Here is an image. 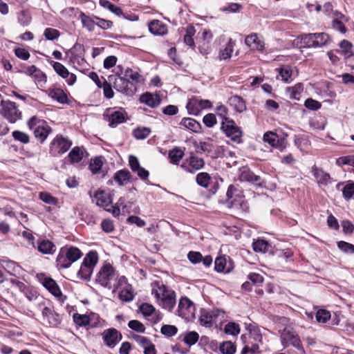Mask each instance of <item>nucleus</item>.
Here are the masks:
<instances>
[{
    "label": "nucleus",
    "instance_id": "f257e3e1",
    "mask_svg": "<svg viewBox=\"0 0 354 354\" xmlns=\"http://www.w3.org/2000/svg\"><path fill=\"white\" fill-rule=\"evenodd\" d=\"M152 295H153L158 304L164 309L171 312L176 303V292L160 282L153 284Z\"/></svg>",
    "mask_w": 354,
    "mask_h": 354
},
{
    "label": "nucleus",
    "instance_id": "f03ea898",
    "mask_svg": "<svg viewBox=\"0 0 354 354\" xmlns=\"http://www.w3.org/2000/svg\"><path fill=\"white\" fill-rule=\"evenodd\" d=\"M82 255V252L76 247L62 248L56 259L57 266L59 268H68L80 259Z\"/></svg>",
    "mask_w": 354,
    "mask_h": 354
},
{
    "label": "nucleus",
    "instance_id": "7ed1b4c3",
    "mask_svg": "<svg viewBox=\"0 0 354 354\" xmlns=\"http://www.w3.org/2000/svg\"><path fill=\"white\" fill-rule=\"evenodd\" d=\"M27 126L30 130H32L35 137L41 142L43 143L52 129L47 122L41 120L37 116L31 117L27 122Z\"/></svg>",
    "mask_w": 354,
    "mask_h": 354
},
{
    "label": "nucleus",
    "instance_id": "20e7f679",
    "mask_svg": "<svg viewBox=\"0 0 354 354\" xmlns=\"http://www.w3.org/2000/svg\"><path fill=\"white\" fill-rule=\"evenodd\" d=\"M117 273L118 272L110 263H106L100 269L96 281L102 286L111 289L114 280L117 277Z\"/></svg>",
    "mask_w": 354,
    "mask_h": 354
},
{
    "label": "nucleus",
    "instance_id": "39448f33",
    "mask_svg": "<svg viewBox=\"0 0 354 354\" xmlns=\"http://www.w3.org/2000/svg\"><path fill=\"white\" fill-rule=\"evenodd\" d=\"M281 341L284 346H292L301 353H304L301 339L297 333L290 328H285L281 333Z\"/></svg>",
    "mask_w": 354,
    "mask_h": 354
},
{
    "label": "nucleus",
    "instance_id": "423d86ee",
    "mask_svg": "<svg viewBox=\"0 0 354 354\" xmlns=\"http://www.w3.org/2000/svg\"><path fill=\"white\" fill-rule=\"evenodd\" d=\"M221 129L232 141L236 143L241 142L243 132L232 119H226V122H221Z\"/></svg>",
    "mask_w": 354,
    "mask_h": 354
},
{
    "label": "nucleus",
    "instance_id": "0eeeda50",
    "mask_svg": "<svg viewBox=\"0 0 354 354\" xmlns=\"http://www.w3.org/2000/svg\"><path fill=\"white\" fill-rule=\"evenodd\" d=\"M71 145L72 142L70 140L62 135H57L50 144V153L53 156L64 153L70 149Z\"/></svg>",
    "mask_w": 354,
    "mask_h": 354
},
{
    "label": "nucleus",
    "instance_id": "6e6552de",
    "mask_svg": "<svg viewBox=\"0 0 354 354\" xmlns=\"http://www.w3.org/2000/svg\"><path fill=\"white\" fill-rule=\"evenodd\" d=\"M0 113L10 123H15L21 118V112L18 109L16 103L10 100L3 102Z\"/></svg>",
    "mask_w": 354,
    "mask_h": 354
},
{
    "label": "nucleus",
    "instance_id": "1a4fd4ad",
    "mask_svg": "<svg viewBox=\"0 0 354 354\" xmlns=\"http://www.w3.org/2000/svg\"><path fill=\"white\" fill-rule=\"evenodd\" d=\"M195 305L187 297H181L178 306L177 315L186 319L190 320L195 317Z\"/></svg>",
    "mask_w": 354,
    "mask_h": 354
},
{
    "label": "nucleus",
    "instance_id": "9d476101",
    "mask_svg": "<svg viewBox=\"0 0 354 354\" xmlns=\"http://www.w3.org/2000/svg\"><path fill=\"white\" fill-rule=\"evenodd\" d=\"M101 335L104 344L110 348H115L122 339L121 333L113 328L104 330Z\"/></svg>",
    "mask_w": 354,
    "mask_h": 354
},
{
    "label": "nucleus",
    "instance_id": "9b49d317",
    "mask_svg": "<svg viewBox=\"0 0 354 354\" xmlns=\"http://www.w3.org/2000/svg\"><path fill=\"white\" fill-rule=\"evenodd\" d=\"M50 65L53 67L55 71L62 78L66 80V83L71 86L76 82V75L71 73L60 62L51 61Z\"/></svg>",
    "mask_w": 354,
    "mask_h": 354
},
{
    "label": "nucleus",
    "instance_id": "f8f14e48",
    "mask_svg": "<svg viewBox=\"0 0 354 354\" xmlns=\"http://www.w3.org/2000/svg\"><path fill=\"white\" fill-rule=\"evenodd\" d=\"M109 126L114 128L126 121L127 113L122 109L112 110L107 114Z\"/></svg>",
    "mask_w": 354,
    "mask_h": 354
},
{
    "label": "nucleus",
    "instance_id": "ddd939ff",
    "mask_svg": "<svg viewBox=\"0 0 354 354\" xmlns=\"http://www.w3.org/2000/svg\"><path fill=\"white\" fill-rule=\"evenodd\" d=\"M129 79L125 78L124 77H118L115 78L114 82V87L115 88L122 93H125L127 95L133 93V90L135 88Z\"/></svg>",
    "mask_w": 354,
    "mask_h": 354
},
{
    "label": "nucleus",
    "instance_id": "4468645a",
    "mask_svg": "<svg viewBox=\"0 0 354 354\" xmlns=\"http://www.w3.org/2000/svg\"><path fill=\"white\" fill-rule=\"evenodd\" d=\"M41 283L53 295L64 301L62 291L55 280L50 277H45L41 280Z\"/></svg>",
    "mask_w": 354,
    "mask_h": 354
},
{
    "label": "nucleus",
    "instance_id": "2eb2a0df",
    "mask_svg": "<svg viewBox=\"0 0 354 354\" xmlns=\"http://www.w3.org/2000/svg\"><path fill=\"white\" fill-rule=\"evenodd\" d=\"M1 266L10 275L19 277L24 273V269L16 262L11 260H3Z\"/></svg>",
    "mask_w": 354,
    "mask_h": 354
},
{
    "label": "nucleus",
    "instance_id": "dca6fc26",
    "mask_svg": "<svg viewBox=\"0 0 354 354\" xmlns=\"http://www.w3.org/2000/svg\"><path fill=\"white\" fill-rule=\"evenodd\" d=\"M42 316L51 326L56 327L62 322L61 316L49 307H44L43 308Z\"/></svg>",
    "mask_w": 354,
    "mask_h": 354
},
{
    "label": "nucleus",
    "instance_id": "f3484780",
    "mask_svg": "<svg viewBox=\"0 0 354 354\" xmlns=\"http://www.w3.org/2000/svg\"><path fill=\"white\" fill-rule=\"evenodd\" d=\"M245 44L252 49L263 51L264 49V41L258 37L257 33H252L245 39Z\"/></svg>",
    "mask_w": 354,
    "mask_h": 354
},
{
    "label": "nucleus",
    "instance_id": "a211bd4d",
    "mask_svg": "<svg viewBox=\"0 0 354 354\" xmlns=\"http://www.w3.org/2000/svg\"><path fill=\"white\" fill-rule=\"evenodd\" d=\"M140 102L151 108H156L160 105L161 99L157 94L147 92L141 95Z\"/></svg>",
    "mask_w": 354,
    "mask_h": 354
},
{
    "label": "nucleus",
    "instance_id": "6ab92c4d",
    "mask_svg": "<svg viewBox=\"0 0 354 354\" xmlns=\"http://www.w3.org/2000/svg\"><path fill=\"white\" fill-rule=\"evenodd\" d=\"M180 125L183 128L194 133L201 132V124L196 120L191 118H184L181 120Z\"/></svg>",
    "mask_w": 354,
    "mask_h": 354
},
{
    "label": "nucleus",
    "instance_id": "aec40b11",
    "mask_svg": "<svg viewBox=\"0 0 354 354\" xmlns=\"http://www.w3.org/2000/svg\"><path fill=\"white\" fill-rule=\"evenodd\" d=\"M149 30L154 35H164L167 32V26L159 20H153L149 23Z\"/></svg>",
    "mask_w": 354,
    "mask_h": 354
},
{
    "label": "nucleus",
    "instance_id": "412c9836",
    "mask_svg": "<svg viewBox=\"0 0 354 354\" xmlns=\"http://www.w3.org/2000/svg\"><path fill=\"white\" fill-rule=\"evenodd\" d=\"M45 92L50 97L61 104H64L67 102V95L61 88H50Z\"/></svg>",
    "mask_w": 354,
    "mask_h": 354
},
{
    "label": "nucleus",
    "instance_id": "4be33fe9",
    "mask_svg": "<svg viewBox=\"0 0 354 354\" xmlns=\"http://www.w3.org/2000/svg\"><path fill=\"white\" fill-rule=\"evenodd\" d=\"M96 205L100 207H106L112 203V198L109 194L104 191H97L94 195Z\"/></svg>",
    "mask_w": 354,
    "mask_h": 354
},
{
    "label": "nucleus",
    "instance_id": "5701e85b",
    "mask_svg": "<svg viewBox=\"0 0 354 354\" xmlns=\"http://www.w3.org/2000/svg\"><path fill=\"white\" fill-rule=\"evenodd\" d=\"M113 178L118 185L123 186L129 182L132 181V175L129 171L121 169L115 172Z\"/></svg>",
    "mask_w": 354,
    "mask_h": 354
},
{
    "label": "nucleus",
    "instance_id": "b1692460",
    "mask_svg": "<svg viewBox=\"0 0 354 354\" xmlns=\"http://www.w3.org/2000/svg\"><path fill=\"white\" fill-rule=\"evenodd\" d=\"M312 173L318 184L326 185L329 183L330 175L323 169L315 167L313 168Z\"/></svg>",
    "mask_w": 354,
    "mask_h": 354
},
{
    "label": "nucleus",
    "instance_id": "393cba45",
    "mask_svg": "<svg viewBox=\"0 0 354 354\" xmlns=\"http://www.w3.org/2000/svg\"><path fill=\"white\" fill-rule=\"evenodd\" d=\"M196 106V109H192V113H196L199 111V109H209L212 107V102L208 100H193L190 101L187 105L188 109H190V106Z\"/></svg>",
    "mask_w": 354,
    "mask_h": 354
},
{
    "label": "nucleus",
    "instance_id": "a878e982",
    "mask_svg": "<svg viewBox=\"0 0 354 354\" xmlns=\"http://www.w3.org/2000/svg\"><path fill=\"white\" fill-rule=\"evenodd\" d=\"M37 249L43 254H50L55 251V246L50 241L44 239L38 242Z\"/></svg>",
    "mask_w": 354,
    "mask_h": 354
},
{
    "label": "nucleus",
    "instance_id": "bb28decb",
    "mask_svg": "<svg viewBox=\"0 0 354 354\" xmlns=\"http://www.w3.org/2000/svg\"><path fill=\"white\" fill-rule=\"evenodd\" d=\"M95 16H89L86 15L84 12H81L80 15V19L82 24L83 27L86 28L88 31H93L95 29V26H96V22L95 21Z\"/></svg>",
    "mask_w": 354,
    "mask_h": 354
},
{
    "label": "nucleus",
    "instance_id": "cd10ccee",
    "mask_svg": "<svg viewBox=\"0 0 354 354\" xmlns=\"http://www.w3.org/2000/svg\"><path fill=\"white\" fill-rule=\"evenodd\" d=\"M260 179V176L255 175L249 169H243L239 175V180L241 182L258 183Z\"/></svg>",
    "mask_w": 354,
    "mask_h": 354
},
{
    "label": "nucleus",
    "instance_id": "c85d7f7f",
    "mask_svg": "<svg viewBox=\"0 0 354 354\" xmlns=\"http://www.w3.org/2000/svg\"><path fill=\"white\" fill-rule=\"evenodd\" d=\"M229 103L236 112L242 113L246 109L244 100L239 96H232L229 99Z\"/></svg>",
    "mask_w": 354,
    "mask_h": 354
},
{
    "label": "nucleus",
    "instance_id": "c756f323",
    "mask_svg": "<svg viewBox=\"0 0 354 354\" xmlns=\"http://www.w3.org/2000/svg\"><path fill=\"white\" fill-rule=\"evenodd\" d=\"M184 151L179 147H174L169 151L168 156L170 162L174 165H178L184 156Z\"/></svg>",
    "mask_w": 354,
    "mask_h": 354
},
{
    "label": "nucleus",
    "instance_id": "7c9ffc66",
    "mask_svg": "<svg viewBox=\"0 0 354 354\" xmlns=\"http://www.w3.org/2000/svg\"><path fill=\"white\" fill-rule=\"evenodd\" d=\"M98 261V255L95 251L88 252L83 259L82 265L87 266L94 270Z\"/></svg>",
    "mask_w": 354,
    "mask_h": 354
},
{
    "label": "nucleus",
    "instance_id": "2f4dec72",
    "mask_svg": "<svg viewBox=\"0 0 354 354\" xmlns=\"http://www.w3.org/2000/svg\"><path fill=\"white\" fill-rule=\"evenodd\" d=\"M270 244L266 240L257 239L252 243V249L256 252L265 253L268 251Z\"/></svg>",
    "mask_w": 354,
    "mask_h": 354
},
{
    "label": "nucleus",
    "instance_id": "473e14b6",
    "mask_svg": "<svg viewBox=\"0 0 354 354\" xmlns=\"http://www.w3.org/2000/svg\"><path fill=\"white\" fill-rule=\"evenodd\" d=\"M235 46V41L232 39H229L227 43L226 44L225 48L221 50L219 53V57L221 59H230L232 56V54L234 51V47Z\"/></svg>",
    "mask_w": 354,
    "mask_h": 354
},
{
    "label": "nucleus",
    "instance_id": "72a5a7b5",
    "mask_svg": "<svg viewBox=\"0 0 354 354\" xmlns=\"http://www.w3.org/2000/svg\"><path fill=\"white\" fill-rule=\"evenodd\" d=\"M210 315L212 317L214 324L216 326L218 324H221L227 317L225 312L221 309L214 308L209 310Z\"/></svg>",
    "mask_w": 354,
    "mask_h": 354
},
{
    "label": "nucleus",
    "instance_id": "f704fd0d",
    "mask_svg": "<svg viewBox=\"0 0 354 354\" xmlns=\"http://www.w3.org/2000/svg\"><path fill=\"white\" fill-rule=\"evenodd\" d=\"M199 322L201 326L206 328H210L214 324L209 310H202Z\"/></svg>",
    "mask_w": 354,
    "mask_h": 354
},
{
    "label": "nucleus",
    "instance_id": "c9c22d12",
    "mask_svg": "<svg viewBox=\"0 0 354 354\" xmlns=\"http://www.w3.org/2000/svg\"><path fill=\"white\" fill-rule=\"evenodd\" d=\"M315 33H308L301 36V42L303 47L315 48Z\"/></svg>",
    "mask_w": 354,
    "mask_h": 354
},
{
    "label": "nucleus",
    "instance_id": "e433bc0d",
    "mask_svg": "<svg viewBox=\"0 0 354 354\" xmlns=\"http://www.w3.org/2000/svg\"><path fill=\"white\" fill-rule=\"evenodd\" d=\"M83 151L79 147H75L68 153V158L71 162L77 163L83 158Z\"/></svg>",
    "mask_w": 354,
    "mask_h": 354
},
{
    "label": "nucleus",
    "instance_id": "4c0bfd02",
    "mask_svg": "<svg viewBox=\"0 0 354 354\" xmlns=\"http://www.w3.org/2000/svg\"><path fill=\"white\" fill-rule=\"evenodd\" d=\"M134 297L135 295L131 286L124 288L119 293L120 299L126 302L131 301L134 299Z\"/></svg>",
    "mask_w": 354,
    "mask_h": 354
},
{
    "label": "nucleus",
    "instance_id": "58836bf2",
    "mask_svg": "<svg viewBox=\"0 0 354 354\" xmlns=\"http://www.w3.org/2000/svg\"><path fill=\"white\" fill-rule=\"evenodd\" d=\"M100 5L102 7L108 9L117 16H120L122 15V10L120 7L115 6L108 0H100Z\"/></svg>",
    "mask_w": 354,
    "mask_h": 354
},
{
    "label": "nucleus",
    "instance_id": "ea45409f",
    "mask_svg": "<svg viewBox=\"0 0 354 354\" xmlns=\"http://www.w3.org/2000/svg\"><path fill=\"white\" fill-rule=\"evenodd\" d=\"M151 133V129L147 127H138L133 131V136L137 140H144Z\"/></svg>",
    "mask_w": 354,
    "mask_h": 354
},
{
    "label": "nucleus",
    "instance_id": "a19ab883",
    "mask_svg": "<svg viewBox=\"0 0 354 354\" xmlns=\"http://www.w3.org/2000/svg\"><path fill=\"white\" fill-rule=\"evenodd\" d=\"M129 286L130 285L127 283V279L124 276H120L117 273V277L114 280L112 289L113 292H115L118 289H123L124 288Z\"/></svg>",
    "mask_w": 354,
    "mask_h": 354
},
{
    "label": "nucleus",
    "instance_id": "79ce46f5",
    "mask_svg": "<svg viewBox=\"0 0 354 354\" xmlns=\"http://www.w3.org/2000/svg\"><path fill=\"white\" fill-rule=\"evenodd\" d=\"M343 197L346 201H349L354 195V183L351 180L347 181L342 189Z\"/></svg>",
    "mask_w": 354,
    "mask_h": 354
},
{
    "label": "nucleus",
    "instance_id": "37998d69",
    "mask_svg": "<svg viewBox=\"0 0 354 354\" xmlns=\"http://www.w3.org/2000/svg\"><path fill=\"white\" fill-rule=\"evenodd\" d=\"M240 326L235 322L227 323L224 328V333L227 335L236 336L240 333Z\"/></svg>",
    "mask_w": 354,
    "mask_h": 354
},
{
    "label": "nucleus",
    "instance_id": "c03bdc74",
    "mask_svg": "<svg viewBox=\"0 0 354 354\" xmlns=\"http://www.w3.org/2000/svg\"><path fill=\"white\" fill-rule=\"evenodd\" d=\"M12 138L15 141L22 144H28L30 142V136L25 132L15 130L12 133Z\"/></svg>",
    "mask_w": 354,
    "mask_h": 354
},
{
    "label": "nucleus",
    "instance_id": "a18cd8bd",
    "mask_svg": "<svg viewBox=\"0 0 354 354\" xmlns=\"http://www.w3.org/2000/svg\"><path fill=\"white\" fill-rule=\"evenodd\" d=\"M196 180L198 185L207 188L210 183L211 177L207 172H201L197 174Z\"/></svg>",
    "mask_w": 354,
    "mask_h": 354
},
{
    "label": "nucleus",
    "instance_id": "49530a36",
    "mask_svg": "<svg viewBox=\"0 0 354 354\" xmlns=\"http://www.w3.org/2000/svg\"><path fill=\"white\" fill-rule=\"evenodd\" d=\"M315 48L322 47L330 41V37L325 32L315 33Z\"/></svg>",
    "mask_w": 354,
    "mask_h": 354
},
{
    "label": "nucleus",
    "instance_id": "de8ad7c7",
    "mask_svg": "<svg viewBox=\"0 0 354 354\" xmlns=\"http://www.w3.org/2000/svg\"><path fill=\"white\" fill-rule=\"evenodd\" d=\"M219 350L223 354H234L236 351V346L232 342L227 341L220 345Z\"/></svg>",
    "mask_w": 354,
    "mask_h": 354
},
{
    "label": "nucleus",
    "instance_id": "09e8293b",
    "mask_svg": "<svg viewBox=\"0 0 354 354\" xmlns=\"http://www.w3.org/2000/svg\"><path fill=\"white\" fill-rule=\"evenodd\" d=\"M189 165L191 167H192L194 170H199L202 169L204 166V160L203 158L191 156L189 158Z\"/></svg>",
    "mask_w": 354,
    "mask_h": 354
},
{
    "label": "nucleus",
    "instance_id": "8fccbe9b",
    "mask_svg": "<svg viewBox=\"0 0 354 354\" xmlns=\"http://www.w3.org/2000/svg\"><path fill=\"white\" fill-rule=\"evenodd\" d=\"M199 335L195 331H190L186 333L183 338V342L188 346L194 345L198 340Z\"/></svg>",
    "mask_w": 354,
    "mask_h": 354
},
{
    "label": "nucleus",
    "instance_id": "3c124183",
    "mask_svg": "<svg viewBox=\"0 0 354 354\" xmlns=\"http://www.w3.org/2000/svg\"><path fill=\"white\" fill-rule=\"evenodd\" d=\"M93 272V269L82 264L77 275L82 279L90 280Z\"/></svg>",
    "mask_w": 354,
    "mask_h": 354
},
{
    "label": "nucleus",
    "instance_id": "603ef678",
    "mask_svg": "<svg viewBox=\"0 0 354 354\" xmlns=\"http://www.w3.org/2000/svg\"><path fill=\"white\" fill-rule=\"evenodd\" d=\"M17 21L20 25L27 26L31 21L30 15L25 10H21L17 14Z\"/></svg>",
    "mask_w": 354,
    "mask_h": 354
},
{
    "label": "nucleus",
    "instance_id": "864d4df0",
    "mask_svg": "<svg viewBox=\"0 0 354 354\" xmlns=\"http://www.w3.org/2000/svg\"><path fill=\"white\" fill-rule=\"evenodd\" d=\"M34 81L39 88H44L47 82L46 75L41 70L34 77Z\"/></svg>",
    "mask_w": 354,
    "mask_h": 354
},
{
    "label": "nucleus",
    "instance_id": "5fc2aeb1",
    "mask_svg": "<svg viewBox=\"0 0 354 354\" xmlns=\"http://www.w3.org/2000/svg\"><path fill=\"white\" fill-rule=\"evenodd\" d=\"M39 199L41 200L45 203L49 205H55L58 203V200L56 198H55L50 194L46 192H40Z\"/></svg>",
    "mask_w": 354,
    "mask_h": 354
},
{
    "label": "nucleus",
    "instance_id": "6e6d98bb",
    "mask_svg": "<svg viewBox=\"0 0 354 354\" xmlns=\"http://www.w3.org/2000/svg\"><path fill=\"white\" fill-rule=\"evenodd\" d=\"M60 35L59 31L52 28H46L44 31V36L48 40H55Z\"/></svg>",
    "mask_w": 354,
    "mask_h": 354
},
{
    "label": "nucleus",
    "instance_id": "4d7b16f0",
    "mask_svg": "<svg viewBox=\"0 0 354 354\" xmlns=\"http://www.w3.org/2000/svg\"><path fill=\"white\" fill-rule=\"evenodd\" d=\"M292 74L291 68L288 66H285L279 69V75L283 82H288Z\"/></svg>",
    "mask_w": 354,
    "mask_h": 354
},
{
    "label": "nucleus",
    "instance_id": "13d9d810",
    "mask_svg": "<svg viewBox=\"0 0 354 354\" xmlns=\"http://www.w3.org/2000/svg\"><path fill=\"white\" fill-rule=\"evenodd\" d=\"M315 318L319 323H326L330 318V313L326 310H319L315 314Z\"/></svg>",
    "mask_w": 354,
    "mask_h": 354
},
{
    "label": "nucleus",
    "instance_id": "bf43d9fd",
    "mask_svg": "<svg viewBox=\"0 0 354 354\" xmlns=\"http://www.w3.org/2000/svg\"><path fill=\"white\" fill-rule=\"evenodd\" d=\"M216 113L217 115L221 118V122H226V119H230L227 116L228 114L227 108L222 104H218L216 106Z\"/></svg>",
    "mask_w": 354,
    "mask_h": 354
},
{
    "label": "nucleus",
    "instance_id": "052dcab7",
    "mask_svg": "<svg viewBox=\"0 0 354 354\" xmlns=\"http://www.w3.org/2000/svg\"><path fill=\"white\" fill-rule=\"evenodd\" d=\"M178 329L173 325H163L161 327L160 332L162 335L167 337H172L177 333Z\"/></svg>",
    "mask_w": 354,
    "mask_h": 354
},
{
    "label": "nucleus",
    "instance_id": "680f3d73",
    "mask_svg": "<svg viewBox=\"0 0 354 354\" xmlns=\"http://www.w3.org/2000/svg\"><path fill=\"white\" fill-rule=\"evenodd\" d=\"M124 77L129 79L128 80L131 82L133 86L135 88V84L139 82L140 75L138 72L132 70H127L124 75Z\"/></svg>",
    "mask_w": 354,
    "mask_h": 354
},
{
    "label": "nucleus",
    "instance_id": "e2e57ef3",
    "mask_svg": "<svg viewBox=\"0 0 354 354\" xmlns=\"http://www.w3.org/2000/svg\"><path fill=\"white\" fill-rule=\"evenodd\" d=\"M248 280L254 286H261L263 282V277L260 274L250 272L248 275Z\"/></svg>",
    "mask_w": 354,
    "mask_h": 354
},
{
    "label": "nucleus",
    "instance_id": "0e129e2a",
    "mask_svg": "<svg viewBox=\"0 0 354 354\" xmlns=\"http://www.w3.org/2000/svg\"><path fill=\"white\" fill-rule=\"evenodd\" d=\"M75 323L80 326H85L89 324V319L86 315L75 313L73 315Z\"/></svg>",
    "mask_w": 354,
    "mask_h": 354
},
{
    "label": "nucleus",
    "instance_id": "69168bd1",
    "mask_svg": "<svg viewBox=\"0 0 354 354\" xmlns=\"http://www.w3.org/2000/svg\"><path fill=\"white\" fill-rule=\"evenodd\" d=\"M128 326L133 330L138 333H144L145 330V326L142 323L138 320H131L128 323Z\"/></svg>",
    "mask_w": 354,
    "mask_h": 354
},
{
    "label": "nucleus",
    "instance_id": "338daca9",
    "mask_svg": "<svg viewBox=\"0 0 354 354\" xmlns=\"http://www.w3.org/2000/svg\"><path fill=\"white\" fill-rule=\"evenodd\" d=\"M279 136L272 131H268L264 133L263 140L265 142L268 143L271 147L274 145L278 139Z\"/></svg>",
    "mask_w": 354,
    "mask_h": 354
},
{
    "label": "nucleus",
    "instance_id": "774afa93",
    "mask_svg": "<svg viewBox=\"0 0 354 354\" xmlns=\"http://www.w3.org/2000/svg\"><path fill=\"white\" fill-rule=\"evenodd\" d=\"M338 248L345 253H354V245L346 241H340L337 243Z\"/></svg>",
    "mask_w": 354,
    "mask_h": 354
}]
</instances>
